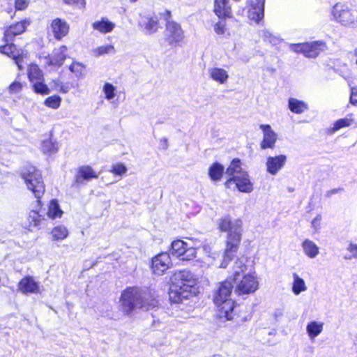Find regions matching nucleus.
Listing matches in <instances>:
<instances>
[{"mask_svg": "<svg viewBox=\"0 0 357 357\" xmlns=\"http://www.w3.org/2000/svg\"><path fill=\"white\" fill-rule=\"evenodd\" d=\"M171 258L167 252H162L152 259L153 272L158 275H162L171 265Z\"/></svg>", "mask_w": 357, "mask_h": 357, "instance_id": "16", "label": "nucleus"}, {"mask_svg": "<svg viewBox=\"0 0 357 357\" xmlns=\"http://www.w3.org/2000/svg\"><path fill=\"white\" fill-rule=\"evenodd\" d=\"M164 142H165V144H167V139H164Z\"/></svg>", "mask_w": 357, "mask_h": 357, "instance_id": "56", "label": "nucleus"}, {"mask_svg": "<svg viewBox=\"0 0 357 357\" xmlns=\"http://www.w3.org/2000/svg\"><path fill=\"white\" fill-rule=\"evenodd\" d=\"M289 109L295 114H302L308 109L307 104L294 98H290L288 100Z\"/></svg>", "mask_w": 357, "mask_h": 357, "instance_id": "28", "label": "nucleus"}, {"mask_svg": "<svg viewBox=\"0 0 357 357\" xmlns=\"http://www.w3.org/2000/svg\"><path fill=\"white\" fill-rule=\"evenodd\" d=\"M58 149V144L51 139L45 140L41 144V150L44 153H55Z\"/></svg>", "mask_w": 357, "mask_h": 357, "instance_id": "36", "label": "nucleus"}, {"mask_svg": "<svg viewBox=\"0 0 357 357\" xmlns=\"http://www.w3.org/2000/svg\"><path fill=\"white\" fill-rule=\"evenodd\" d=\"M331 13L335 20L343 26H349L357 20V11L344 4L336 3Z\"/></svg>", "mask_w": 357, "mask_h": 357, "instance_id": "7", "label": "nucleus"}, {"mask_svg": "<svg viewBox=\"0 0 357 357\" xmlns=\"http://www.w3.org/2000/svg\"><path fill=\"white\" fill-rule=\"evenodd\" d=\"M62 213L63 211L61 210L58 202L55 199H52L49 204L47 211L48 217L52 219H54L58 217L60 218Z\"/></svg>", "mask_w": 357, "mask_h": 357, "instance_id": "34", "label": "nucleus"}, {"mask_svg": "<svg viewBox=\"0 0 357 357\" xmlns=\"http://www.w3.org/2000/svg\"><path fill=\"white\" fill-rule=\"evenodd\" d=\"M61 102V98L56 95L50 96L45 100V105L52 109H57L59 107Z\"/></svg>", "mask_w": 357, "mask_h": 357, "instance_id": "39", "label": "nucleus"}, {"mask_svg": "<svg viewBox=\"0 0 357 357\" xmlns=\"http://www.w3.org/2000/svg\"><path fill=\"white\" fill-rule=\"evenodd\" d=\"M258 288L256 277L252 274L245 275L237 284L236 291L239 294H248L255 292Z\"/></svg>", "mask_w": 357, "mask_h": 357, "instance_id": "17", "label": "nucleus"}, {"mask_svg": "<svg viewBox=\"0 0 357 357\" xmlns=\"http://www.w3.org/2000/svg\"><path fill=\"white\" fill-rule=\"evenodd\" d=\"M102 91L105 95V98L108 100L113 99L115 97L116 87L110 83H105Z\"/></svg>", "mask_w": 357, "mask_h": 357, "instance_id": "40", "label": "nucleus"}, {"mask_svg": "<svg viewBox=\"0 0 357 357\" xmlns=\"http://www.w3.org/2000/svg\"><path fill=\"white\" fill-rule=\"evenodd\" d=\"M115 48L112 45H106L97 47L93 50L94 55L99 56L109 53H115Z\"/></svg>", "mask_w": 357, "mask_h": 357, "instance_id": "38", "label": "nucleus"}, {"mask_svg": "<svg viewBox=\"0 0 357 357\" xmlns=\"http://www.w3.org/2000/svg\"><path fill=\"white\" fill-rule=\"evenodd\" d=\"M98 178V174L93 169L88 165L82 166L78 168L76 175L75 176L74 185L79 186L88 181L91 178Z\"/></svg>", "mask_w": 357, "mask_h": 357, "instance_id": "20", "label": "nucleus"}, {"mask_svg": "<svg viewBox=\"0 0 357 357\" xmlns=\"http://www.w3.org/2000/svg\"><path fill=\"white\" fill-rule=\"evenodd\" d=\"M264 5L265 0H255L252 2L248 10L249 19L259 23L264 18Z\"/></svg>", "mask_w": 357, "mask_h": 357, "instance_id": "23", "label": "nucleus"}, {"mask_svg": "<svg viewBox=\"0 0 357 357\" xmlns=\"http://www.w3.org/2000/svg\"><path fill=\"white\" fill-rule=\"evenodd\" d=\"M294 282L292 284V291L295 295L300 294L307 289L305 281L297 273H293Z\"/></svg>", "mask_w": 357, "mask_h": 357, "instance_id": "32", "label": "nucleus"}, {"mask_svg": "<svg viewBox=\"0 0 357 357\" xmlns=\"http://www.w3.org/2000/svg\"><path fill=\"white\" fill-rule=\"evenodd\" d=\"M184 37L181 25L174 21L167 20L165 29V39L170 45L180 43Z\"/></svg>", "mask_w": 357, "mask_h": 357, "instance_id": "12", "label": "nucleus"}, {"mask_svg": "<svg viewBox=\"0 0 357 357\" xmlns=\"http://www.w3.org/2000/svg\"><path fill=\"white\" fill-rule=\"evenodd\" d=\"M242 225L241 219L231 221L229 217H225L220 220V229L227 232L226 248L220 268H226L237 252L241 241Z\"/></svg>", "mask_w": 357, "mask_h": 357, "instance_id": "2", "label": "nucleus"}, {"mask_svg": "<svg viewBox=\"0 0 357 357\" xmlns=\"http://www.w3.org/2000/svg\"><path fill=\"white\" fill-rule=\"evenodd\" d=\"M286 162L285 155L269 156L266 159V170L270 174L276 175L284 167Z\"/></svg>", "mask_w": 357, "mask_h": 357, "instance_id": "19", "label": "nucleus"}, {"mask_svg": "<svg viewBox=\"0 0 357 357\" xmlns=\"http://www.w3.org/2000/svg\"><path fill=\"white\" fill-rule=\"evenodd\" d=\"M28 77L32 87L36 93L47 95L50 91L48 86L44 83V77L42 70L36 64H31L28 68Z\"/></svg>", "mask_w": 357, "mask_h": 357, "instance_id": "8", "label": "nucleus"}, {"mask_svg": "<svg viewBox=\"0 0 357 357\" xmlns=\"http://www.w3.org/2000/svg\"><path fill=\"white\" fill-rule=\"evenodd\" d=\"M52 238L54 241H60L66 238L68 235L67 228L63 225H58L52 231Z\"/></svg>", "mask_w": 357, "mask_h": 357, "instance_id": "35", "label": "nucleus"}, {"mask_svg": "<svg viewBox=\"0 0 357 357\" xmlns=\"http://www.w3.org/2000/svg\"><path fill=\"white\" fill-rule=\"evenodd\" d=\"M18 288L24 294H38L40 287L33 277L26 276L20 281Z\"/></svg>", "mask_w": 357, "mask_h": 357, "instance_id": "24", "label": "nucleus"}, {"mask_svg": "<svg viewBox=\"0 0 357 357\" xmlns=\"http://www.w3.org/2000/svg\"><path fill=\"white\" fill-rule=\"evenodd\" d=\"M30 22L27 20L18 22L6 27L3 33L4 42H13L15 36L24 33Z\"/></svg>", "mask_w": 357, "mask_h": 357, "instance_id": "15", "label": "nucleus"}, {"mask_svg": "<svg viewBox=\"0 0 357 357\" xmlns=\"http://www.w3.org/2000/svg\"><path fill=\"white\" fill-rule=\"evenodd\" d=\"M225 167L220 163L213 162L208 168V176L213 182L220 181L223 176Z\"/></svg>", "mask_w": 357, "mask_h": 357, "instance_id": "27", "label": "nucleus"}, {"mask_svg": "<svg viewBox=\"0 0 357 357\" xmlns=\"http://www.w3.org/2000/svg\"><path fill=\"white\" fill-rule=\"evenodd\" d=\"M304 253L310 258H315L319 252V247L311 240L306 239L302 243Z\"/></svg>", "mask_w": 357, "mask_h": 357, "instance_id": "30", "label": "nucleus"}, {"mask_svg": "<svg viewBox=\"0 0 357 357\" xmlns=\"http://www.w3.org/2000/svg\"><path fill=\"white\" fill-rule=\"evenodd\" d=\"M29 229L32 231L35 228H38L40 222L44 220L42 215L35 210L29 212L28 215Z\"/></svg>", "mask_w": 357, "mask_h": 357, "instance_id": "33", "label": "nucleus"}, {"mask_svg": "<svg viewBox=\"0 0 357 357\" xmlns=\"http://www.w3.org/2000/svg\"><path fill=\"white\" fill-rule=\"evenodd\" d=\"M29 5V0H15V8L17 10H25Z\"/></svg>", "mask_w": 357, "mask_h": 357, "instance_id": "46", "label": "nucleus"}, {"mask_svg": "<svg viewBox=\"0 0 357 357\" xmlns=\"http://www.w3.org/2000/svg\"><path fill=\"white\" fill-rule=\"evenodd\" d=\"M141 30L146 35H151L158 30V20L155 16L143 15L139 21Z\"/></svg>", "mask_w": 357, "mask_h": 357, "instance_id": "18", "label": "nucleus"}, {"mask_svg": "<svg viewBox=\"0 0 357 357\" xmlns=\"http://www.w3.org/2000/svg\"><path fill=\"white\" fill-rule=\"evenodd\" d=\"M67 47L62 45L58 48H55L52 54L43 58V63L48 66L59 68L61 66L67 57Z\"/></svg>", "mask_w": 357, "mask_h": 357, "instance_id": "13", "label": "nucleus"}, {"mask_svg": "<svg viewBox=\"0 0 357 357\" xmlns=\"http://www.w3.org/2000/svg\"><path fill=\"white\" fill-rule=\"evenodd\" d=\"M354 55H355L356 56H357V49H356V50H354Z\"/></svg>", "mask_w": 357, "mask_h": 357, "instance_id": "54", "label": "nucleus"}, {"mask_svg": "<svg viewBox=\"0 0 357 357\" xmlns=\"http://www.w3.org/2000/svg\"><path fill=\"white\" fill-rule=\"evenodd\" d=\"M246 172L241 167V162L238 158H234L227 168L225 173L230 177L235 176L237 174Z\"/></svg>", "mask_w": 357, "mask_h": 357, "instance_id": "31", "label": "nucleus"}, {"mask_svg": "<svg viewBox=\"0 0 357 357\" xmlns=\"http://www.w3.org/2000/svg\"><path fill=\"white\" fill-rule=\"evenodd\" d=\"M4 45L0 46V53L7 55L12 58L19 70H22L24 66L23 59L26 56L24 51L22 49L17 48L16 45L12 42H5Z\"/></svg>", "mask_w": 357, "mask_h": 357, "instance_id": "11", "label": "nucleus"}, {"mask_svg": "<svg viewBox=\"0 0 357 357\" xmlns=\"http://www.w3.org/2000/svg\"><path fill=\"white\" fill-rule=\"evenodd\" d=\"M352 121L353 119L349 118L338 119L334 123L333 128L330 130V132L331 133H334L341 128L348 127L351 124Z\"/></svg>", "mask_w": 357, "mask_h": 357, "instance_id": "37", "label": "nucleus"}, {"mask_svg": "<svg viewBox=\"0 0 357 357\" xmlns=\"http://www.w3.org/2000/svg\"><path fill=\"white\" fill-rule=\"evenodd\" d=\"M259 128L263 133V139L260 143V148L263 150L273 149L278 139L277 133L268 124H261Z\"/></svg>", "mask_w": 357, "mask_h": 357, "instance_id": "14", "label": "nucleus"}, {"mask_svg": "<svg viewBox=\"0 0 357 357\" xmlns=\"http://www.w3.org/2000/svg\"><path fill=\"white\" fill-rule=\"evenodd\" d=\"M22 87L20 82L15 81L9 86V91L11 93H17L22 90Z\"/></svg>", "mask_w": 357, "mask_h": 357, "instance_id": "47", "label": "nucleus"}, {"mask_svg": "<svg viewBox=\"0 0 357 357\" xmlns=\"http://www.w3.org/2000/svg\"><path fill=\"white\" fill-rule=\"evenodd\" d=\"M339 190H340V189H333V190H331V191H328L327 192V195L330 196V195L337 193V192Z\"/></svg>", "mask_w": 357, "mask_h": 357, "instance_id": "52", "label": "nucleus"}, {"mask_svg": "<svg viewBox=\"0 0 357 357\" xmlns=\"http://www.w3.org/2000/svg\"><path fill=\"white\" fill-rule=\"evenodd\" d=\"M208 74L213 80L221 84H225L229 78L227 72L225 69L215 67L209 68Z\"/></svg>", "mask_w": 357, "mask_h": 357, "instance_id": "26", "label": "nucleus"}, {"mask_svg": "<svg viewBox=\"0 0 357 357\" xmlns=\"http://www.w3.org/2000/svg\"><path fill=\"white\" fill-rule=\"evenodd\" d=\"M94 30L102 33H110L115 27V24L110 22L107 18L102 17L100 21H96L92 24Z\"/></svg>", "mask_w": 357, "mask_h": 357, "instance_id": "25", "label": "nucleus"}, {"mask_svg": "<svg viewBox=\"0 0 357 357\" xmlns=\"http://www.w3.org/2000/svg\"><path fill=\"white\" fill-rule=\"evenodd\" d=\"M321 220V215H317L312 221L311 225L313 228L317 229L320 226V222Z\"/></svg>", "mask_w": 357, "mask_h": 357, "instance_id": "50", "label": "nucleus"}, {"mask_svg": "<svg viewBox=\"0 0 357 357\" xmlns=\"http://www.w3.org/2000/svg\"><path fill=\"white\" fill-rule=\"evenodd\" d=\"M264 39L269 42L271 44L275 45L279 43V38L273 36L272 33L268 31H264L263 33Z\"/></svg>", "mask_w": 357, "mask_h": 357, "instance_id": "45", "label": "nucleus"}, {"mask_svg": "<svg viewBox=\"0 0 357 357\" xmlns=\"http://www.w3.org/2000/svg\"><path fill=\"white\" fill-rule=\"evenodd\" d=\"M290 50L296 53H303L308 58H315L321 52L326 50L327 47L324 42L313 41L311 43L291 44Z\"/></svg>", "mask_w": 357, "mask_h": 357, "instance_id": "6", "label": "nucleus"}, {"mask_svg": "<svg viewBox=\"0 0 357 357\" xmlns=\"http://www.w3.org/2000/svg\"><path fill=\"white\" fill-rule=\"evenodd\" d=\"M213 7V12L219 19L232 17V10L229 0H215Z\"/></svg>", "mask_w": 357, "mask_h": 357, "instance_id": "22", "label": "nucleus"}, {"mask_svg": "<svg viewBox=\"0 0 357 357\" xmlns=\"http://www.w3.org/2000/svg\"><path fill=\"white\" fill-rule=\"evenodd\" d=\"M348 250L352 254V257L357 258V245L354 243H350Z\"/></svg>", "mask_w": 357, "mask_h": 357, "instance_id": "51", "label": "nucleus"}, {"mask_svg": "<svg viewBox=\"0 0 357 357\" xmlns=\"http://www.w3.org/2000/svg\"><path fill=\"white\" fill-rule=\"evenodd\" d=\"M171 254L183 261H189L195 257L196 250L192 247H188L185 242L181 240L174 241L172 243Z\"/></svg>", "mask_w": 357, "mask_h": 357, "instance_id": "10", "label": "nucleus"}, {"mask_svg": "<svg viewBox=\"0 0 357 357\" xmlns=\"http://www.w3.org/2000/svg\"><path fill=\"white\" fill-rule=\"evenodd\" d=\"M233 287V282L226 280L220 283L213 297V301L218 308L220 317H225L227 320L234 319L236 315L235 302L230 298Z\"/></svg>", "mask_w": 357, "mask_h": 357, "instance_id": "4", "label": "nucleus"}, {"mask_svg": "<svg viewBox=\"0 0 357 357\" xmlns=\"http://www.w3.org/2000/svg\"><path fill=\"white\" fill-rule=\"evenodd\" d=\"M120 303L121 310L128 315L137 308L144 310L154 308L158 301L151 289L132 287L123 291Z\"/></svg>", "mask_w": 357, "mask_h": 357, "instance_id": "1", "label": "nucleus"}, {"mask_svg": "<svg viewBox=\"0 0 357 357\" xmlns=\"http://www.w3.org/2000/svg\"><path fill=\"white\" fill-rule=\"evenodd\" d=\"M346 259H351V257H345Z\"/></svg>", "mask_w": 357, "mask_h": 357, "instance_id": "58", "label": "nucleus"}, {"mask_svg": "<svg viewBox=\"0 0 357 357\" xmlns=\"http://www.w3.org/2000/svg\"><path fill=\"white\" fill-rule=\"evenodd\" d=\"M69 70L75 74L76 77H81L83 75L84 66L79 62H73L70 66Z\"/></svg>", "mask_w": 357, "mask_h": 357, "instance_id": "42", "label": "nucleus"}, {"mask_svg": "<svg viewBox=\"0 0 357 357\" xmlns=\"http://www.w3.org/2000/svg\"><path fill=\"white\" fill-rule=\"evenodd\" d=\"M324 323L316 321H310L306 326V331L310 340H314L323 331Z\"/></svg>", "mask_w": 357, "mask_h": 357, "instance_id": "29", "label": "nucleus"}, {"mask_svg": "<svg viewBox=\"0 0 357 357\" xmlns=\"http://www.w3.org/2000/svg\"><path fill=\"white\" fill-rule=\"evenodd\" d=\"M168 15H170V12L169 11H167Z\"/></svg>", "mask_w": 357, "mask_h": 357, "instance_id": "57", "label": "nucleus"}, {"mask_svg": "<svg viewBox=\"0 0 357 357\" xmlns=\"http://www.w3.org/2000/svg\"><path fill=\"white\" fill-rule=\"evenodd\" d=\"M356 65H357V59H356Z\"/></svg>", "mask_w": 357, "mask_h": 357, "instance_id": "59", "label": "nucleus"}, {"mask_svg": "<svg viewBox=\"0 0 357 357\" xmlns=\"http://www.w3.org/2000/svg\"><path fill=\"white\" fill-rule=\"evenodd\" d=\"M63 1L70 5H77L79 7H84L85 5V1L84 0H63Z\"/></svg>", "mask_w": 357, "mask_h": 357, "instance_id": "49", "label": "nucleus"}, {"mask_svg": "<svg viewBox=\"0 0 357 357\" xmlns=\"http://www.w3.org/2000/svg\"><path fill=\"white\" fill-rule=\"evenodd\" d=\"M350 102L352 105H357V86L351 88Z\"/></svg>", "mask_w": 357, "mask_h": 357, "instance_id": "48", "label": "nucleus"}, {"mask_svg": "<svg viewBox=\"0 0 357 357\" xmlns=\"http://www.w3.org/2000/svg\"><path fill=\"white\" fill-rule=\"evenodd\" d=\"M111 172L116 175L121 176L127 172V168L123 164L117 163L112 165Z\"/></svg>", "mask_w": 357, "mask_h": 357, "instance_id": "44", "label": "nucleus"}, {"mask_svg": "<svg viewBox=\"0 0 357 357\" xmlns=\"http://www.w3.org/2000/svg\"><path fill=\"white\" fill-rule=\"evenodd\" d=\"M234 280H237L238 277L241 275V273H243L246 269V266L243 263V261L241 259H237L235 262L234 266Z\"/></svg>", "mask_w": 357, "mask_h": 357, "instance_id": "41", "label": "nucleus"}, {"mask_svg": "<svg viewBox=\"0 0 357 357\" xmlns=\"http://www.w3.org/2000/svg\"><path fill=\"white\" fill-rule=\"evenodd\" d=\"M59 91L62 93H67L68 91V87L61 86Z\"/></svg>", "mask_w": 357, "mask_h": 357, "instance_id": "53", "label": "nucleus"}, {"mask_svg": "<svg viewBox=\"0 0 357 357\" xmlns=\"http://www.w3.org/2000/svg\"><path fill=\"white\" fill-rule=\"evenodd\" d=\"M213 29L218 35L225 34L227 31L226 22L222 20V19H220V20L214 24Z\"/></svg>", "mask_w": 357, "mask_h": 357, "instance_id": "43", "label": "nucleus"}, {"mask_svg": "<svg viewBox=\"0 0 357 357\" xmlns=\"http://www.w3.org/2000/svg\"><path fill=\"white\" fill-rule=\"evenodd\" d=\"M171 280L172 285L169 297L172 303H179L183 299L195 295L197 279L191 271L187 270L177 271Z\"/></svg>", "mask_w": 357, "mask_h": 357, "instance_id": "3", "label": "nucleus"}, {"mask_svg": "<svg viewBox=\"0 0 357 357\" xmlns=\"http://www.w3.org/2000/svg\"><path fill=\"white\" fill-rule=\"evenodd\" d=\"M233 183L235 184L238 190L241 192L250 193L253 190V183L250 181V176L247 172L230 177L225 181V186L229 189Z\"/></svg>", "mask_w": 357, "mask_h": 357, "instance_id": "9", "label": "nucleus"}, {"mask_svg": "<svg viewBox=\"0 0 357 357\" xmlns=\"http://www.w3.org/2000/svg\"><path fill=\"white\" fill-rule=\"evenodd\" d=\"M137 0H130V2H135L137 1Z\"/></svg>", "mask_w": 357, "mask_h": 357, "instance_id": "55", "label": "nucleus"}, {"mask_svg": "<svg viewBox=\"0 0 357 357\" xmlns=\"http://www.w3.org/2000/svg\"><path fill=\"white\" fill-rule=\"evenodd\" d=\"M50 30L56 40H61L68 33L69 26L64 20L56 18L52 20Z\"/></svg>", "mask_w": 357, "mask_h": 357, "instance_id": "21", "label": "nucleus"}, {"mask_svg": "<svg viewBox=\"0 0 357 357\" xmlns=\"http://www.w3.org/2000/svg\"><path fill=\"white\" fill-rule=\"evenodd\" d=\"M22 176L29 190L39 199L45 192V185L40 172L32 165H27L22 172Z\"/></svg>", "mask_w": 357, "mask_h": 357, "instance_id": "5", "label": "nucleus"}]
</instances>
